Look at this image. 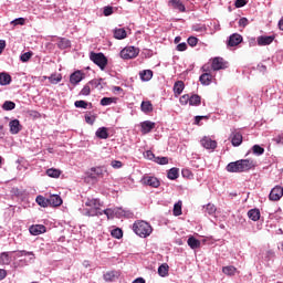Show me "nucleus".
I'll return each mask as SVG.
<instances>
[{
    "label": "nucleus",
    "mask_w": 283,
    "mask_h": 283,
    "mask_svg": "<svg viewBox=\"0 0 283 283\" xmlns=\"http://www.w3.org/2000/svg\"><path fill=\"white\" fill-rule=\"evenodd\" d=\"M178 52H185L187 50V43L182 42L177 45Z\"/></svg>",
    "instance_id": "62"
},
{
    "label": "nucleus",
    "mask_w": 283,
    "mask_h": 283,
    "mask_svg": "<svg viewBox=\"0 0 283 283\" xmlns=\"http://www.w3.org/2000/svg\"><path fill=\"white\" fill-rule=\"evenodd\" d=\"M185 90V82L184 81H178L175 83L174 85V92L175 94H178V96H180V94H182Z\"/></svg>",
    "instance_id": "29"
},
{
    "label": "nucleus",
    "mask_w": 283,
    "mask_h": 283,
    "mask_svg": "<svg viewBox=\"0 0 283 283\" xmlns=\"http://www.w3.org/2000/svg\"><path fill=\"white\" fill-rule=\"evenodd\" d=\"M190 102V95L186 94L179 98L180 105H187Z\"/></svg>",
    "instance_id": "53"
},
{
    "label": "nucleus",
    "mask_w": 283,
    "mask_h": 283,
    "mask_svg": "<svg viewBox=\"0 0 283 283\" xmlns=\"http://www.w3.org/2000/svg\"><path fill=\"white\" fill-rule=\"evenodd\" d=\"M275 41V35H260L256 38V43L260 46L271 45Z\"/></svg>",
    "instance_id": "9"
},
{
    "label": "nucleus",
    "mask_w": 283,
    "mask_h": 283,
    "mask_svg": "<svg viewBox=\"0 0 283 283\" xmlns=\"http://www.w3.org/2000/svg\"><path fill=\"white\" fill-rule=\"evenodd\" d=\"M188 45H190L191 48H196V45H198V39L195 36L188 38Z\"/></svg>",
    "instance_id": "57"
},
{
    "label": "nucleus",
    "mask_w": 283,
    "mask_h": 283,
    "mask_svg": "<svg viewBox=\"0 0 283 283\" xmlns=\"http://www.w3.org/2000/svg\"><path fill=\"white\" fill-rule=\"evenodd\" d=\"M111 166L113 167V169H120V167H123V161H120V160H113L111 163Z\"/></svg>",
    "instance_id": "58"
},
{
    "label": "nucleus",
    "mask_w": 283,
    "mask_h": 283,
    "mask_svg": "<svg viewBox=\"0 0 283 283\" xmlns=\"http://www.w3.org/2000/svg\"><path fill=\"white\" fill-rule=\"evenodd\" d=\"M187 244L188 247H190V249L196 250V249H200V240L196 239V237H190L187 240Z\"/></svg>",
    "instance_id": "25"
},
{
    "label": "nucleus",
    "mask_w": 283,
    "mask_h": 283,
    "mask_svg": "<svg viewBox=\"0 0 283 283\" xmlns=\"http://www.w3.org/2000/svg\"><path fill=\"white\" fill-rule=\"evenodd\" d=\"M80 94H81V96H90V94H92V87L90 86L88 83L86 85H84V87L81 90Z\"/></svg>",
    "instance_id": "46"
},
{
    "label": "nucleus",
    "mask_w": 283,
    "mask_h": 283,
    "mask_svg": "<svg viewBox=\"0 0 283 283\" xmlns=\"http://www.w3.org/2000/svg\"><path fill=\"white\" fill-rule=\"evenodd\" d=\"M102 211L104 216H107V218H114V216L118 218V208H115V209L108 208Z\"/></svg>",
    "instance_id": "33"
},
{
    "label": "nucleus",
    "mask_w": 283,
    "mask_h": 283,
    "mask_svg": "<svg viewBox=\"0 0 283 283\" xmlns=\"http://www.w3.org/2000/svg\"><path fill=\"white\" fill-rule=\"evenodd\" d=\"M48 80L50 81V83H52V85H56L61 83V81H63V76L61 74H52L48 77Z\"/></svg>",
    "instance_id": "36"
},
{
    "label": "nucleus",
    "mask_w": 283,
    "mask_h": 283,
    "mask_svg": "<svg viewBox=\"0 0 283 283\" xmlns=\"http://www.w3.org/2000/svg\"><path fill=\"white\" fill-rule=\"evenodd\" d=\"M140 184L144 185V187H151L153 189H158V187H160V180H158L155 176L145 175L140 179Z\"/></svg>",
    "instance_id": "6"
},
{
    "label": "nucleus",
    "mask_w": 283,
    "mask_h": 283,
    "mask_svg": "<svg viewBox=\"0 0 283 283\" xmlns=\"http://www.w3.org/2000/svg\"><path fill=\"white\" fill-rule=\"evenodd\" d=\"M91 171H92L91 178H96V177L103 176V168H101V167L92 168Z\"/></svg>",
    "instance_id": "43"
},
{
    "label": "nucleus",
    "mask_w": 283,
    "mask_h": 283,
    "mask_svg": "<svg viewBox=\"0 0 283 283\" xmlns=\"http://www.w3.org/2000/svg\"><path fill=\"white\" fill-rule=\"evenodd\" d=\"M206 213H208V216H213V213H216L217 208L213 203H208L206 207Z\"/></svg>",
    "instance_id": "45"
},
{
    "label": "nucleus",
    "mask_w": 283,
    "mask_h": 283,
    "mask_svg": "<svg viewBox=\"0 0 283 283\" xmlns=\"http://www.w3.org/2000/svg\"><path fill=\"white\" fill-rule=\"evenodd\" d=\"M155 163H157V165H168L169 164V158H167V157H156Z\"/></svg>",
    "instance_id": "50"
},
{
    "label": "nucleus",
    "mask_w": 283,
    "mask_h": 283,
    "mask_svg": "<svg viewBox=\"0 0 283 283\" xmlns=\"http://www.w3.org/2000/svg\"><path fill=\"white\" fill-rule=\"evenodd\" d=\"M158 275H160V277H167V275H169V265L161 264L158 268Z\"/></svg>",
    "instance_id": "32"
},
{
    "label": "nucleus",
    "mask_w": 283,
    "mask_h": 283,
    "mask_svg": "<svg viewBox=\"0 0 283 283\" xmlns=\"http://www.w3.org/2000/svg\"><path fill=\"white\" fill-rule=\"evenodd\" d=\"M60 50H67V48H71L72 42L70 40L62 38L57 43Z\"/></svg>",
    "instance_id": "35"
},
{
    "label": "nucleus",
    "mask_w": 283,
    "mask_h": 283,
    "mask_svg": "<svg viewBox=\"0 0 283 283\" xmlns=\"http://www.w3.org/2000/svg\"><path fill=\"white\" fill-rule=\"evenodd\" d=\"M252 151L255 156H262V154H264V148H262L260 145H254L252 147Z\"/></svg>",
    "instance_id": "47"
},
{
    "label": "nucleus",
    "mask_w": 283,
    "mask_h": 283,
    "mask_svg": "<svg viewBox=\"0 0 283 283\" xmlns=\"http://www.w3.org/2000/svg\"><path fill=\"white\" fill-rule=\"evenodd\" d=\"M102 81H103L102 78L90 81L88 85L91 86V90H96V87H98L101 85Z\"/></svg>",
    "instance_id": "51"
},
{
    "label": "nucleus",
    "mask_w": 283,
    "mask_h": 283,
    "mask_svg": "<svg viewBox=\"0 0 283 283\" xmlns=\"http://www.w3.org/2000/svg\"><path fill=\"white\" fill-rule=\"evenodd\" d=\"M114 38L118 41H122V39H127V31H125V29H115Z\"/></svg>",
    "instance_id": "27"
},
{
    "label": "nucleus",
    "mask_w": 283,
    "mask_h": 283,
    "mask_svg": "<svg viewBox=\"0 0 283 283\" xmlns=\"http://www.w3.org/2000/svg\"><path fill=\"white\" fill-rule=\"evenodd\" d=\"M140 109L144 114H151L154 112V105L149 101H143Z\"/></svg>",
    "instance_id": "21"
},
{
    "label": "nucleus",
    "mask_w": 283,
    "mask_h": 283,
    "mask_svg": "<svg viewBox=\"0 0 283 283\" xmlns=\"http://www.w3.org/2000/svg\"><path fill=\"white\" fill-rule=\"evenodd\" d=\"M213 78V76L209 73H203L200 75L199 81L201 83V85H211V80Z\"/></svg>",
    "instance_id": "26"
},
{
    "label": "nucleus",
    "mask_w": 283,
    "mask_h": 283,
    "mask_svg": "<svg viewBox=\"0 0 283 283\" xmlns=\"http://www.w3.org/2000/svg\"><path fill=\"white\" fill-rule=\"evenodd\" d=\"M85 78V74H83L81 71H75L70 76V83L71 85H78L81 81Z\"/></svg>",
    "instance_id": "11"
},
{
    "label": "nucleus",
    "mask_w": 283,
    "mask_h": 283,
    "mask_svg": "<svg viewBox=\"0 0 283 283\" xmlns=\"http://www.w3.org/2000/svg\"><path fill=\"white\" fill-rule=\"evenodd\" d=\"M90 59L95 63V65H98L101 70H105V67H107V57L105 54L92 52Z\"/></svg>",
    "instance_id": "4"
},
{
    "label": "nucleus",
    "mask_w": 283,
    "mask_h": 283,
    "mask_svg": "<svg viewBox=\"0 0 283 283\" xmlns=\"http://www.w3.org/2000/svg\"><path fill=\"white\" fill-rule=\"evenodd\" d=\"M12 262V252L0 253V266H8Z\"/></svg>",
    "instance_id": "14"
},
{
    "label": "nucleus",
    "mask_w": 283,
    "mask_h": 283,
    "mask_svg": "<svg viewBox=\"0 0 283 283\" xmlns=\"http://www.w3.org/2000/svg\"><path fill=\"white\" fill-rule=\"evenodd\" d=\"M179 176V171L178 168H171L168 171L167 178H169V180H176Z\"/></svg>",
    "instance_id": "41"
},
{
    "label": "nucleus",
    "mask_w": 283,
    "mask_h": 283,
    "mask_svg": "<svg viewBox=\"0 0 283 283\" xmlns=\"http://www.w3.org/2000/svg\"><path fill=\"white\" fill-rule=\"evenodd\" d=\"M9 127L11 134H19V132L23 129V126H21V122H19V119H13L9 122Z\"/></svg>",
    "instance_id": "16"
},
{
    "label": "nucleus",
    "mask_w": 283,
    "mask_h": 283,
    "mask_svg": "<svg viewBox=\"0 0 283 283\" xmlns=\"http://www.w3.org/2000/svg\"><path fill=\"white\" fill-rule=\"evenodd\" d=\"M140 80L144 82L151 81L154 72L151 70H144L139 73Z\"/></svg>",
    "instance_id": "24"
},
{
    "label": "nucleus",
    "mask_w": 283,
    "mask_h": 283,
    "mask_svg": "<svg viewBox=\"0 0 283 283\" xmlns=\"http://www.w3.org/2000/svg\"><path fill=\"white\" fill-rule=\"evenodd\" d=\"M283 196V188L281 186H275L269 196V199L272 200L273 202H277V200H281Z\"/></svg>",
    "instance_id": "8"
},
{
    "label": "nucleus",
    "mask_w": 283,
    "mask_h": 283,
    "mask_svg": "<svg viewBox=\"0 0 283 283\" xmlns=\"http://www.w3.org/2000/svg\"><path fill=\"white\" fill-rule=\"evenodd\" d=\"M29 231L31 235H41V233H45V226L43 224L31 226L29 228Z\"/></svg>",
    "instance_id": "17"
},
{
    "label": "nucleus",
    "mask_w": 283,
    "mask_h": 283,
    "mask_svg": "<svg viewBox=\"0 0 283 283\" xmlns=\"http://www.w3.org/2000/svg\"><path fill=\"white\" fill-rule=\"evenodd\" d=\"M273 143H275L276 145H283V134L277 135L276 137H274Z\"/></svg>",
    "instance_id": "59"
},
{
    "label": "nucleus",
    "mask_w": 283,
    "mask_h": 283,
    "mask_svg": "<svg viewBox=\"0 0 283 283\" xmlns=\"http://www.w3.org/2000/svg\"><path fill=\"white\" fill-rule=\"evenodd\" d=\"M234 6L235 8H244V6H247V0H237Z\"/></svg>",
    "instance_id": "61"
},
{
    "label": "nucleus",
    "mask_w": 283,
    "mask_h": 283,
    "mask_svg": "<svg viewBox=\"0 0 283 283\" xmlns=\"http://www.w3.org/2000/svg\"><path fill=\"white\" fill-rule=\"evenodd\" d=\"M35 202L40 206V207H50V199H46L43 196H38L35 199Z\"/></svg>",
    "instance_id": "31"
},
{
    "label": "nucleus",
    "mask_w": 283,
    "mask_h": 283,
    "mask_svg": "<svg viewBox=\"0 0 283 283\" xmlns=\"http://www.w3.org/2000/svg\"><path fill=\"white\" fill-rule=\"evenodd\" d=\"M12 83V76L8 73H0V85H10Z\"/></svg>",
    "instance_id": "28"
},
{
    "label": "nucleus",
    "mask_w": 283,
    "mask_h": 283,
    "mask_svg": "<svg viewBox=\"0 0 283 283\" xmlns=\"http://www.w3.org/2000/svg\"><path fill=\"white\" fill-rule=\"evenodd\" d=\"M168 6L169 8H174V10H178L179 12L187 11V8H185V4L180 0H169Z\"/></svg>",
    "instance_id": "13"
},
{
    "label": "nucleus",
    "mask_w": 283,
    "mask_h": 283,
    "mask_svg": "<svg viewBox=\"0 0 283 283\" xmlns=\"http://www.w3.org/2000/svg\"><path fill=\"white\" fill-rule=\"evenodd\" d=\"M172 211L174 216H182V202L178 201L177 203H175Z\"/></svg>",
    "instance_id": "42"
},
{
    "label": "nucleus",
    "mask_w": 283,
    "mask_h": 283,
    "mask_svg": "<svg viewBox=\"0 0 283 283\" xmlns=\"http://www.w3.org/2000/svg\"><path fill=\"white\" fill-rule=\"evenodd\" d=\"M242 40H243L242 35H240L239 33H233L232 35L229 36L228 45L229 48H235L237 45H240Z\"/></svg>",
    "instance_id": "12"
},
{
    "label": "nucleus",
    "mask_w": 283,
    "mask_h": 283,
    "mask_svg": "<svg viewBox=\"0 0 283 283\" xmlns=\"http://www.w3.org/2000/svg\"><path fill=\"white\" fill-rule=\"evenodd\" d=\"M133 283H146V281L143 277H137L133 281Z\"/></svg>",
    "instance_id": "64"
},
{
    "label": "nucleus",
    "mask_w": 283,
    "mask_h": 283,
    "mask_svg": "<svg viewBox=\"0 0 283 283\" xmlns=\"http://www.w3.org/2000/svg\"><path fill=\"white\" fill-rule=\"evenodd\" d=\"M227 67H229V63H227L224 59L214 57L212 60V70H214V72H218V70H227Z\"/></svg>",
    "instance_id": "7"
},
{
    "label": "nucleus",
    "mask_w": 283,
    "mask_h": 283,
    "mask_svg": "<svg viewBox=\"0 0 283 283\" xmlns=\"http://www.w3.org/2000/svg\"><path fill=\"white\" fill-rule=\"evenodd\" d=\"M103 13H104V17H112V14H114V8L105 7Z\"/></svg>",
    "instance_id": "56"
},
{
    "label": "nucleus",
    "mask_w": 283,
    "mask_h": 283,
    "mask_svg": "<svg viewBox=\"0 0 283 283\" xmlns=\"http://www.w3.org/2000/svg\"><path fill=\"white\" fill-rule=\"evenodd\" d=\"M248 218H250V220H252L253 222H258V220H260V209H251L248 211Z\"/></svg>",
    "instance_id": "23"
},
{
    "label": "nucleus",
    "mask_w": 283,
    "mask_h": 283,
    "mask_svg": "<svg viewBox=\"0 0 283 283\" xmlns=\"http://www.w3.org/2000/svg\"><path fill=\"white\" fill-rule=\"evenodd\" d=\"M247 25H249V19L247 18H241L239 20V28H247Z\"/></svg>",
    "instance_id": "60"
},
{
    "label": "nucleus",
    "mask_w": 283,
    "mask_h": 283,
    "mask_svg": "<svg viewBox=\"0 0 283 283\" xmlns=\"http://www.w3.org/2000/svg\"><path fill=\"white\" fill-rule=\"evenodd\" d=\"M111 233L113 238H116L117 240H120V238H123V230H120L119 228L112 230Z\"/></svg>",
    "instance_id": "49"
},
{
    "label": "nucleus",
    "mask_w": 283,
    "mask_h": 283,
    "mask_svg": "<svg viewBox=\"0 0 283 283\" xmlns=\"http://www.w3.org/2000/svg\"><path fill=\"white\" fill-rule=\"evenodd\" d=\"M201 103V97L200 95H190V102L189 105L198 107V105H200Z\"/></svg>",
    "instance_id": "38"
},
{
    "label": "nucleus",
    "mask_w": 283,
    "mask_h": 283,
    "mask_svg": "<svg viewBox=\"0 0 283 283\" xmlns=\"http://www.w3.org/2000/svg\"><path fill=\"white\" fill-rule=\"evenodd\" d=\"M46 176H49V178H59L61 176V170L56 168H50L46 170Z\"/></svg>",
    "instance_id": "37"
},
{
    "label": "nucleus",
    "mask_w": 283,
    "mask_h": 283,
    "mask_svg": "<svg viewBox=\"0 0 283 283\" xmlns=\"http://www.w3.org/2000/svg\"><path fill=\"white\" fill-rule=\"evenodd\" d=\"M140 50L136 46H127L120 51V57L125 61H129V59H136L138 56Z\"/></svg>",
    "instance_id": "5"
},
{
    "label": "nucleus",
    "mask_w": 283,
    "mask_h": 283,
    "mask_svg": "<svg viewBox=\"0 0 283 283\" xmlns=\"http://www.w3.org/2000/svg\"><path fill=\"white\" fill-rule=\"evenodd\" d=\"M253 167H255V161L253 159H241L229 163L226 169L229 174H243L244 171H250Z\"/></svg>",
    "instance_id": "1"
},
{
    "label": "nucleus",
    "mask_w": 283,
    "mask_h": 283,
    "mask_svg": "<svg viewBox=\"0 0 283 283\" xmlns=\"http://www.w3.org/2000/svg\"><path fill=\"white\" fill-rule=\"evenodd\" d=\"M144 158H147L148 160H153V163H155L156 155L151 150H147L146 154H144Z\"/></svg>",
    "instance_id": "54"
},
{
    "label": "nucleus",
    "mask_w": 283,
    "mask_h": 283,
    "mask_svg": "<svg viewBox=\"0 0 283 283\" xmlns=\"http://www.w3.org/2000/svg\"><path fill=\"white\" fill-rule=\"evenodd\" d=\"M112 103H114V97H103L101 99V105L103 107H107V105H112Z\"/></svg>",
    "instance_id": "48"
},
{
    "label": "nucleus",
    "mask_w": 283,
    "mask_h": 283,
    "mask_svg": "<svg viewBox=\"0 0 283 283\" xmlns=\"http://www.w3.org/2000/svg\"><path fill=\"white\" fill-rule=\"evenodd\" d=\"M142 134H149L153 129L156 128V123L151 120H145L140 124Z\"/></svg>",
    "instance_id": "15"
},
{
    "label": "nucleus",
    "mask_w": 283,
    "mask_h": 283,
    "mask_svg": "<svg viewBox=\"0 0 283 283\" xmlns=\"http://www.w3.org/2000/svg\"><path fill=\"white\" fill-rule=\"evenodd\" d=\"M117 211V218H134V212H130L129 210L118 208Z\"/></svg>",
    "instance_id": "30"
},
{
    "label": "nucleus",
    "mask_w": 283,
    "mask_h": 283,
    "mask_svg": "<svg viewBox=\"0 0 283 283\" xmlns=\"http://www.w3.org/2000/svg\"><path fill=\"white\" fill-rule=\"evenodd\" d=\"M85 118V123H87V125H94V123H96V115H94V113L92 112H87L84 116Z\"/></svg>",
    "instance_id": "34"
},
{
    "label": "nucleus",
    "mask_w": 283,
    "mask_h": 283,
    "mask_svg": "<svg viewBox=\"0 0 283 283\" xmlns=\"http://www.w3.org/2000/svg\"><path fill=\"white\" fill-rule=\"evenodd\" d=\"M74 105L77 109H87V106L90 105V103L83 99H80V101H75Z\"/></svg>",
    "instance_id": "44"
},
{
    "label": "nucleus",
    "mask_w": 283,
    "mask_h": 283,
    "mask_svg": "<svg viewBox=\"0 0 283 283\" xmlns=\"http://www.w3.org/2000/svg\"><path fill=\"white\" fill-rule=\"evenodd\" d=\"M85 207L82 210V216H87L88 218H94L98 216H103V203L101 202V199H95V198H87L85 201Z\"/></svg>",
    "instance_id": "2"
},
{
    "label": "nucleus",
    "mask_w": 283,
    "mask_h": 283,
    "mask_svg": "<svg viewBox=\"0 0 283 283\" xmlns=\"http://www.w3.org/2000/svg\"><path fill=\"white\" fill-rule=\"evenodd\" d=\"M201 145L205 149H210L213 151L218 147V142L211 139L210 137H203L201 139Z\"/></svg>",
    "instance_id": "10"
},
{
    "label": "nucleus",
    "mask_w": 283,
    "mask_h": 283,
    "mask_svg": "<svg viewBox=\"0 0 283 283\" xmlns=\"http://www.w3.org/2000/svg\"><path fill=\"white\" fill-rule=\"evenodd\" d=\"M120 277V272L118 271H109L104 274L105 282H114V280H118Z\"/></svg>",
    "instance_id": "18"
},
{
    "label": "nucleus",
    "mask_w": 283,
    "mask_h": 283,
    "mask_svg": "<svg viewBox=\"0 0 283 283\" xmlns=\"http://www.w3.org/2000/svg\"><path fill=\"white\" fill-rule=\"evenodd\" d=\"M30 59H32V53L30 52H25L20 56V61H22V63H28Z\"/></svg>",
    "instance_id": "52"
},
{
    "label": "nucleus",
    "mask_w": 283,
    "mask_h": 283,
    "mask_svg": "<svg viewBox=\"0 0 283 283\" xmlns=\"http://www.w3.org/2000/svg\"><path fill=\"white\" fill-rule=\"evenodd\" d=\"M95 136L101 140H107V138H109V133L107 132V127H99L96 130Z\"/></svg>",
    "instance_id": "20"
},
{
    "label": "nucleus",
    "mask_w": 283,
    "mask_h": 283,
    "mask_svg": "<svg viewBox=\"0 0 283 283\" xmlns=\"http://www.w3.org/2000/svg\"><path fill=\"white\" fill-rule=\"evenodd\" d=\"M231 143L233 147H240L242 145V134L232 133Z\"/></svg>",
    "instance_id": "22"
},
{
    "label": "nucleus",
    "mask_w": 283,
    "mask_h": 283,
    "mask_svg": "<svg viewBox=\"0 0 283 283\" xmlns=\"http://www.w3.org/2000/svg\"><path fill=\"white\" fill-rule=\"evenodd\" d=\"M11 25H25V19L18 18V19L11 21Z\"/></svg>",
    "instance_id": "55"
},
{
    "label": "nucleus",
    "mask_w": 283,
    "mask_h": 283,
    "mask_svg": "<svg viewBox=\"0 0 283 283\" xmlns=\"http://www.w3.org/2000/svg\"><path fill=\"white\" fill-rule=\"evenodd\" d=\"M235 271H238V269L233 265L223 266L222 269L224 275H235Z\"/></svg>",
    "instance_id": "40"
},
{
    "label": "nucleus",
    "mask_w": 283,
    "mask_h": 283,
    "mask_svg": "<svg viewBox=\"0 0 283 283\" xmlns=\"http://www.w3.org/2000/svg\"><path fill=\"white\" fill-rule=\"evenodd\" d=\"M49 205L51 207H61V205H63V199H61V196L59 195H52L49 198Z\"/></svg>",
    "instance_id": "19"
},
{
    "label": "nucleus",
    "mask_w": 283,
    "mask_h": 283,
    "mask_svg": "<svg viewBox=\"0 0 283 283\" xmlns=\"http://www.w3.org/2000/svg\"><path fill=\"white\" fill-rule=\"evenodd\" d=\"M14 107H17V104L12 101H6L2 105V109H4V112H12Z\"/></svg>",
    "instance_id": "39"
},
{
    "label": "nucleus",
    "mask_w": 283,
    "mask_h": 283,
    "mask_svg": "<svg viewBox=\"0 0 283 283\" xmlns=\"http://www.w3.org/2000/svg\"><path fill=\"white\" fill-rule=\"evenodd\" d=\"M133 231L136 235H139V238H149L154 229L147 221H137L133 224Z\"/></svg>",
    "instance_id": "3"
},
{
    "label": "nucleus",
    "mask_w": 283,
    "mask_h": 283,
    "mask_svg": "<svg viewBox=\"0 0 283 283\" xmlns=\"http://www.w3.org/2000/svg\"><path fill=\"white\" fill-rule=\"evenodd\" d=\"M258 70H259V72H261L262 74H265V72H266V65H264V64H259V65H258Z\"/></svg>",
    "instance_id": "63"
}]
</instances>
